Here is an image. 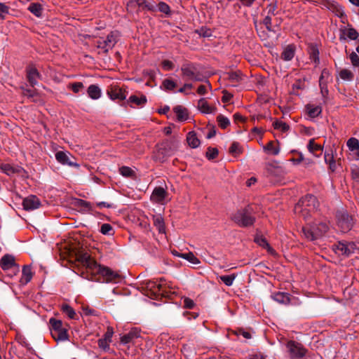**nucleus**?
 Wrapping results in <instances>:
<instances>
[{
    "label": "nucleus",
    "instance_id": "f257e3e1",
    "mask_svg": "<svg viewBox=\"0 0 359 359\" xmlns=\"http://www.w3.org/2000/svg\"><path fill=\"white\" fill-rule=\"evenodd\" d=\"M76 260L81 263L93 273H97L102 276L107 283L116 281L119 278L118 273L110 268L100 265L88 252H78L76 253Z\"/></svg>",
    "mask_w": 359,
    "mask_h": 359
},
{
    "label": "nucleus",
    "instance_id": "f03ea898",
    "mask_svg": "<svg viewBox=\"0 0 359 359\" xmlns=\"http://www.w3.org/2000/svg\"><path fill=\"white\" fill-rule=\"evenodd\" d=\"M318 207V202L316 197L313 195L308 194L299 201L294 206V211L295 214L306 219Z\"/></svg>",
    "mask_w": 359,
    "mask_h": 359
},
{
    "label": "nucleus",
    "instance_id": "7ed1b4c3",
    "mask_svg": "<svg viewBox=\"0 0 359 359\" xmlns=\"http://www.w3.org/2000/svg\"><path fill=\"white\" fill-rule=\"evenodd\" d=\"M50 332L52 337L56 341H65L69 338L68 325L64 324L62 320L51 318L49 320Z\"/></svg>",
    "mask_w": 359,
    "mask_h": 359
},
{
    "label": "nucleus",
    "instance_id": "20e7f679",
    "mask_svg": "<svg viewBox=\"0 0 359 359\" xmlns=\"http://www.w3.org/2000/svg\"><path fill=\"white\" fill-rule=\"evenodd\" d=\"M252 208L248 205L236 211L231 216V219L239 226L247 227L253 225L255 217L252 215Z\"/></svg>",
    "mask_w": 359,
    "mask_h": 359
},
{
    "label": "nucleus",
    "instance_id": "39448f33",
    "mask_svg": "<svg viewBox=\"0 0 359 359\" xmlns=\"http://www.w3.org/2000/svg\"><path fill=\"white\" fill-rule=\"evenodd\" d=\"M329 229L325 222L313 224L309 226L302 228V232L309 241H315L321 238Z\"/></svg>",
    "mask_w": 359,
    "mask_h": 359
},
{
    "label": "nucleus",
    "instance_id": "423d86ee",
    "mask_svg": "<svg viewBox=\"0 0 359 359\" xmlns=\"http://www.w3.org/2000/svg\"><path fill=\"white\" fill-rule=\"evenodd\" d=\"M119 33L117 31L111 32L106 37H99L95 41L99 53H107L118 42Z\"/></svg>",
    "mask_w": 359,
    "mask_h": 359
},
{
    "label": "nucleus",
    "instance_id": "0eeeda50",
    "mask_svg": "<svg viewBox=\"0 0 359 359\" xmlns=\"http://www.w3.org/2000/svg\"><path fill=\"white\" fill-rule=\"evenodd\" d=\"M182 78L186 81H202L201 72L198 66L192 62H185L181 67Z\"/></svg>",
    "mask_w": 359,
    "mask_h": 359
},
{
    "label": "nucleus",
    "instance_id": "6e6552de",
    "mask_svg": "<svg viewBox=\"0 0 359 359\" xmlns=\"http://www.w3.org/2000/svg\"><path fill=\"white\" fill-rule=\"evenodd\" d=\"M356 245L353 242L339 241L333 246V250L339 255L348 257L354 252Z\"/></svg>",
    "mask_w": 359,
    "mask_h": 359
},
{
    "label": "nucleus",
    "instance_id": "1a4fd4ad",
    "mask_svg": "<svg viewBox=\"0 0 359 359\" xmlns=\"http://www.w3.org/2000/svg\"><path fill=\"white\" fill-rule=\"evenodd\" d=\"M337 218V225L341 231L346 232L351 229L353 225V218L346 212H338Z\"/></svg>",
    "mask_w": 359,
    "mask_h": 359
},
{
    "label": "nucleus",
    "instance_id": "9d476101",
    "mask_svg": "<svg viewBox=\"0 0 359 359\" xmlns=\"http://www.w3.org/2000/svg\"><path fill=\"white\" fill-rule=\"evenodd\" d=\"M55 158L62 165H67L70 167L79 168V165L72 161V158H74L69 152L59 151L55 154Z\"/></svg>",
    "mask_w": 359,
    "mask_h": 359
},
{
    "label": "nucleus",
    "instance_id": "9b49d317",
    "mask_svg": "<svg viewBox=\"0 0 359 359\" xmlns=\"http://www.w3.org/2000/svg\"><path fill=\"white\" fill-rule=\"evenodd\" d=\"M176 149L177 145L175 141H163L158 150V154L163 155L162 159L160 158V160L163 161L164 157L170 156Z\"/></svg>",
    "mask_w": 359,
    "mask_h": 359
},
{
    "label": "nucleus",
    "instance_id": "f8f14e48",
    "mask_svg": "<svg viewBox=\"0 0 359 359\" xmlns=\"http://www.w3.org/2000/svg\"><path fill=\"white\" fill-rule=\"evenodd\" d=\"M287 347L292 358H301L306 354V350L303 348V346L298 343H295L294 341H289L287 343Z\"/></svg>",
    "mask_w": 359,
    "mask_h": 359
},
{
    "label": "nucleus",
    "instance_id": "ddd939ff",
    "mask_svg": "<svg viewBox=\"0 0 359 359\" xmlns=\"http://www.w3.org/2000/svg\"><path fill=\"white\" fill-rule=\"evenodd\" d=\"M168 196V192L163 187H156L150 197L151 201L153 203L163 204L165 200Z\"/></svg>",
    "mask_w": 359,
    "mask_h": 359
},
{
    "label": "nucleus",
    "instance_id": "4468645a",
    "mask_svg": "<svg viewBox=\"0 0 359 359\" xmlns=\"http://www.w3.org/2000/svg\"><path fill=\"white\" fill-rule=\"evenodd\" d=\"M107 95L112 100H123L126 98L127 92L118 86H114L107 90Z\"/></svg>",
    "mask_w": 359,
    "mask_h": 359
},
{
    "label": "nucleus",
    "instance_id": "2eb2a0df",
    "mask_svg": "<svg viewBox=\"0 0 359 359\" xmlns=\"http://www.w3.org/2000/svg\"><path fill=\"white\" fill-rule=\"evenodd\" d=\"M16 266L17 264L13 255H6L0 259V266L4 271L12 269Z\"/></svg>",
    "mask_w": 359,
    "mask_h": 359
},
{
    "label": "nucleus",
    "instance_id": "dca6fc26",
    "mask_svg": "<svg viewBox=\"0 0 359 359\" xmlns=\"http://www.w3.org/2000/svg\"><path fill=\"white\" fill-rule=\"evenodd\" d=\"M23 207L27 210H34L39 208L40 201L35 196H30L23 200Z\"/></svg>",
    "mask_w": 359,
    "mask_h": 359
},
{
    "label": "nucleus",
    "instance_id": "f3484780",
    "mask_svg": "<svg viewBox=\"0 0 359 359\" xmlns=\"http://www.w3.org/2000/svg\"><path fill=\"white\" fill-rule=\"evenodd\" d=\"M1 170L6 175L11 176L15 173H20L22 168L9 163H4L1 165Z\"/></svg>",
    "mask_w": 359,
    "mask_h": 359
},
{
    "label": "nucleus",
    "instance_id": "a211bd4d",
    "mask_svg": "<svg viewBox=\"0 0 359 359\" xmlns=\"http://www.w3.org/2000/svg\"><path fill=\"white\" fill-rule=\"evenodd\" d=\"M307 147L309 151L316 157H319L323 153V147L316 143L314 139L309 140Z\"/></svg>",
    "mask_w": 359,
    "mask_h": 359
},
{
    "label": "nucleus",
    "instance_id": "6ab92c4d",
    "mask_svg": "<svg viewBox=\"0 0 359 359\" xmlns=\"http://www.w3.org/2000/svg\"><path fill=\"white\" fill-rule=\"evenodd\" d=\"M294 53L295 46L290 44L284 48L281 54V58L285 61H290L294 57Z\"/></svg>",
    "mask_w": 359,
    "mask_h": 359
},
{
    "label": "nucleus",
    "instance_id": "aec40b11",
    "mask_svg": "<svg viewBox=\"0 0 359 359\" xmlns=\"http://www.w3.org/2000/svg\"><path fill=\"white\" fill-rule=\"evenodd\" d=\"M264 150L269 154L276 156L280 152V147L278 142L270 141L264 147Z\"/></svg>",
    "mask_w": 359,
    "mask_h": 359
},
{
    "label": "nucleus",
    "instance_id": "412c9836",
    "mask_svg": "<svg viewBox=\"0 0 359 359\" xmlns=\"http://www.w3.org/2000/svg\"><path fill=\"white\" fill-rule=\"evenodd\" d=\"M198 107L201 112L205 114H212L215 111V108L210 106L204 98L199 100Z\"/></svg>",
    "mask_w": 359,
    "mask_h": 359
},
{
    "label": "nucleus",
    "instance_id": "4be33fe9",
    "mask_svg": "<svg viewBox=\"0 0 359 359\" xmlns=\"http://www.w3.org/2000/svg\"><path fill=\"white\" fill-rule=\"evenodd\" d=\"M274 301L282 304H288L290 302V295L285 292H276L272 295Z\"/></svg>",
    "mask_w": 359,
    "mask_h": 359
},
{
    "label": "nucleus",
    "instance_id": "5701e85b",
    "mask_svg": "<svg viewBox=\"0 0 359 359\" xmlns=\"http://www.w3.org/2000/svg\"><path fill=\"white\" fill-rule=\"evenodd\" d=\"M255 242L262 248H266L271 255H276L275 250L269 245L266 239L262 236H256L255 238Z\"/></svg>",
    "mask_w": 359,
    "mask_h": 359
},
{
    "label": "nucleus",
    "instance_id": "b1692460",
    "mask_svg": "<svg viewBox=\"0 0 359 359\" xmlns=\"http://www.w3.org/2000/svg\"><path fill=\"white\" fill-rule=\"evenodd\" d=\"M88 96L93 100H97L101 97L102 91L97 85H90L87 90Z\"/></svg>",
    "mask_w": 359,
    "mask_h": 359
},
{
    "label": "nucleus",
    "instance_id": "393cba45",
    "mask_svg": "<svg viewBox=\"0 0 359 359\" xmlns=\"http://www.w3.org/2000/svg\"><path fill=\"white\" fill-rule=\"evenodd\" d=\"M32 278V272L30 266H25L22 269L20 283L22 285L27 284Z\"/></svg>",
    "mask_w": 359,
    "mask_h": 359
},
{
    "label": "nucleus",
    "instance_id": "a878e982",
    "mask_svg": "<svg viewBox=\"0 0 359 359\" xmlns=\"http://www.w3.org/2000/svg\"><path fill=\"white\" fill-rule=\"evenodd\" d=\"M153 222L160 233H165L164 219L161 215H153Z\"/></svg>",
    "mask_w": 359,
    "mask_h": 359
},
{
    "label": "nucleus",
    "instance_id": "bb28decb",
    "mask_svg": "<svg viewBox=\"0 0 359 359\" xmlns=\"http://www.w3.org/2000/svg\"><path fill=\"white\" fill-rule=\"evenodd\" d=\"M39 77V73L36 68L29 67L27 70V78L29 82L32 86H34L37 83V79Z\"/></svg>",
    "mask_w": 359,
    "mask_h": 359
},
{
    "label": "nucleus",
    "instance_id": "cd10ccee",
    "mask_svg": "<svg viewBox=\"0 0 359 359\" xmlns=\"http://www.w3.org/2000/svg\"><path fill=\"white\" fill-rule=\"evenodd\" d=\"M309 57L311 60L314 62V63L317 65L320 62L319 60V51L318 48L316 46L311 45L309 47Z\"/></svg>",
    "mask_w": 359,
    "mask_h": 359
},
{
    "label": "nucleus",
    "instance_id": "c85d7f7f",
    "mask_svg": "<svg viewBox=\"0 0 359 359\" xmlns=\"http://www.w3.org/2000/svg\"><path fill=\"white\" fill-rule=\"evenodd\" d=\"M187 141L191 148H197L200 145V140L194 132L191 131L187 134Z\"/></svg>",
    "mask_w": 359,
    "mask_h": 359
},
{
    "label": "nucleus",
    "instance_id": "c756f323",
    "mask_svg": "<svg viewBox=\"0 0 359 359\" xmlns=\"http://www.w3.org/2000/svg\"><path fill=\"white\" fill-rule=\"evenodd\" d=\"M28 10L36 17H41L43 13V6L39 3H32L29 4Z\"/></svg>",
    "mask_w": 359,
    "mask_h": 359
},
{
    "label": "nucleus",
    "instance_id": "7c9ffc66",
    "mask_svg": "<svg viewBox=\"0 0 359 359\" xmlns=\"http://www.w3.org/2000/svg\"><path fill=\"white\" fill-rule=\"evenodd\" d=\"M147 101V97L144 95H142L140 97L133 95L128 99L129 102L135 104L137 106H143L146 104Z\"/></svg>",
    "mask_w": 359,
    "mask_h": 359
},
{
    "label": "nucleus",
    "instance_id": "2f4dec72",
    "mask_svg": "<svg viewBox=\"0 0 359 359\" xmlns=\"http://www.w3.org/2000/svg\"><path fill=\"white\" fill-rule=\"evenodd\" d=\"M325 161L329 164L330 169L334 172L336 170V162L334 159V155L332 150L330 151V153L325 151L324 156Z\"/></svg>",
    "mask_w": 359,
    "mask_h": 359
},
{
    "label": "nucleus",
    "instance_id": "473e14b6",
    "mask_svg": "<svg viewBox=\"0 0 359 359\" xmlns=\"http://www.w3.org/2000/svg\"><path fill=\"white\" fill-rule=\"evenodd\" d=\"M62 311L68 316L70 319H76L78 316L76 313L74 309L68 304H63L62 306Z\"/></svg>",
    "mask_w": 359,
    "mask_h": 359
},
{
    "label": "nucleus",
    "instance_id": "72a5a7b5",
    "mask_svg": "<svg viewBox=\"0 0 359 359\" xmlns=\"http://www.w3.org/2000/svg\"><path fill=\"white\" fill-rule=\"evenodd\" d=\"M174 111L176 114L179 121L186 120L188 117V114L186 109L182 107L181 106L175 107L174 108Z\"/></svg>",
    "mask_w": 359,
    "mask_h": 359
},
{
    "label": "nucleus",
    "instance_id": "f704fd0d",
    "mask_svg": "<svg viewBox=\"0 0 359 359\" xmlns=\"http://www.w3.org/2000/svg\"><path fill=\"white\" fill-rule=\"evenodd\" d=\"M308 109V114L311 117H317L322 111L320 106H316L313 104H308L306 106Z\"/></svg>",
    "mask_w": 359,
    "mask_h": 359
},
{
    "label": "nucleus",
    "instance_id": "c9c22d12",
    "mask_svg": "<svg viewBox=\"0 0 359 359\" xmlns=\"http://www.w3.org/2000/svg\"><path fill=\"white\" fill-rule=\"evenodd\" d=\"M119 172L126 177H134L135 176V171L130 167L122 166L119 168Z\"/></svg>",
    "mask_w": 359,
    "mask_h": 359
},
{
    "label": "nucleus",
    "instance_id": "e433bc0d",
    "mask_svg": "<svg viewBox=\"0 0 359 359\" xmlns=\"http://www.w3.org/2000/svg\"><path fill=\"white\" fill-rule=\"evenodd\" d=\"M224 79H228L233 83H238L241 79L240 72H228L224 75Z\"/></svg>",
    "mask_w": 359,
    "mask_h": 359
},
{
    "label": "nucleus",
    "instance_id": "4c0bfd02",
    "mask_svg": "<svg viewBox=\"0 0 359 359\" xmlns=\"http://www.w3.org/2000/svg\"><path fill=\"white\" fill-rule=\"evenodd\" d=\"M346 145L351 151H355L359 149V140L355 137H351L348 140Z\"/></svg>",
    "mask_w": 359,
    "mask_h": 359
},
{
    "label": "nucleus",
    "instance_id": "58836bf2",
    "mask_svg": "<svg viewBox=\"0 0 359 359\" xmlns=\"http://www.w3.org/2000/svg\"><path fill=\"white\" fill-rule=\"evenodd\" d=\"M180 257L188 260L189 262L194 264H198L200 263L199 259L194 255L193 252H188L182 254Z\"/></svg>",
    "mask_w": 359,
    "mask_h": 359
},
{
    "label": "nucleus",
    "instance_id": "ea45409f",
    "mask_svg": "<svg viewBox=\"0 0 359 359\" xmlns=\"http://www.w3.org/2000/svg\"><path fill=\"white\" fill-rule=\"evenodd\" d=\"M273 126L275 129L280 130L282 132H286L289 130L290 126L282 121H276L273 123Z\"/></svg>",
    "mask_w": 359,
    "mask_h": 359
},
{
    "label": "nucleus",
    "instance_id": "a19ab883",
    "mask_svg": "<svg viewBox=\"0 0 359 359\" xmlns=\"http://www.w3.org/2000/svg\"><path fill=\"white\" fill-rule=\"evenodd\" d=\"M217 121L219 126L223 129L227 128L230 125L229 118L222 114L217 116Z\"/></svg>",
    "mask_w": 359,
    "mask_h": 359
},
{
    "label": "nucleus",
    "instance_id": "79ce46f5",
    "mask_svg": "<svg viewBox=\"0 0 359 359\" xmlns=\"http://www.w3.org/2000/svg\"><path fill=\"white\" fill-rule=\"evenodd\" d=\"M330 76V72L327 69H324L322 71L321 75L319 79V86L320 87H322L323 89L324 88V83H327V81L329 79Z\"/></svg>",
    "mask_w": 359,
    "mask_h": 359
},
{
    "label": "nucleus",
    "instance_id": "37998d69",
    "mask_svg": "<svg viewBox=\"0 0 359 359\" xmlns=\"http://www.w3.org/2000/svg\"><path fill=\"white\" fill-rule=\"evenodd\" d=\"M339 76L344 81H351L353 79V74L348 69H341L339 72Z\"/></svg>",
    "mask_w": 359,
    "mask_h": 359
},
{
    "label": "nucleus",
    "instance_id": "c03bdc74",
    "mask_svg": "<svg viewBox=\"0 0 359 359\" xmlns=\"http://www.w3.org/2000/svg\"><path fill=\"white\" fill-rule=\"evenodd\" d=\"M100 232L104 235L112 236L114 233L113 227L109 224H103L100 228Z\"/></svg>",
    "mask_w": 359,
    "mask_h": 359
},
{
    "label": "nucleus",
    "instance_id": "a18cd8bd",
    "mask_svg": "<svg viewBox=\"0 0 359 359\" xmlns=\"http://www.w3.org/2000/svg\"><path fill=\"white\" fill-rule=\"evenodd\" d=\"M236 276L235 274H231L229 276H221L219 279L227 286L232 285L233 280H235Z\"/></svg>",
    "mask_w": 359,
    "mask_h": 359
},
{
    "label": "nucleus",
    "instance_id": "49530a36",
    "mask_svg": "<svg viewBox=\"0 0 359 359\" xmlns=\"http://www.w3.org/2000/svg\"><path fill=\"white\" fill-rule=\"evenodd\" d=\"M229 153L233 156H237L242 153V149L238 142H233L229 148Z\"/></svg>",
    "mask_w": 359,
    "mask_h": 359
},
{
    "label": "nucleus",
    "instance_id": "de8ad7c7",
    "mask_svg": "<svg viewBox=\"0 0 359 359\" xmlns=\"http://www.w3.org/2000/svg\"><path fill=\"white\" fill-rule=\"evenodd\" d=\"M195 32L199 36H203V37H208V36H210L212 34L211 30L205 27H202L196 29Z\"/></svg>",
    "mask_w": 359,
    "mask_h": 359
},
{
    "label": "nucleus",
    "instance_id": "09e8293b",
    "mask_svg": "<svg viewBox=\"0 0 359 359\" xmlns=\"http://www.w3.org/2000/svg\"><path fill=\"white\" fill-rule=\"evenodd\" d=\"M163 86L165 90H172L177 86V84L171 79H165L163 82Z\"/></svg>",
    "mask_w": 359,
    "mask_h": 359
},
{
    "label": "nucleus",
    "instance_id": "8fccbe9b",
    "mask_svg": "<svg viewBox=\"0 0 359 359\" xmlns=\"http://www.w3.org/2000/svg\"><path fill=\"white\" fill-rule=\"evenodd\" d=\"M218 155V149L217 148L208 147L206 152V157L209 160L215 158Z\"/></svg>",
    "mask_w": 359,
    "mask_h": 359
},
{
    "label": "nucleus",
    "instance_id": "3c124183",
    "mask_svg": "<svg viewBox=\"0 0 359 359\" xmlns=\"http://www.w3.org/2000/svg\"><path fill=\"white\" fill-rule=\"evenodd\" d=\"M234 334L237 336H243L244 338L248 339L252 337L251 334L250 332L245 330L243 328H238L236 330L234 331Z\"/></svg>",
    "mask_w": 359,
    "mask_h": 359
},
{
    "label": "nucleus",
    "instance_id": "603ef678",
    "mask_svg": "<svg viewBox=\"0 0 359 359\" xmlns=\"http://www.w3.org/2000/svg\"><path fill=\"white\" fill-rule=\"evenodd\" d=\"M145 3V0H131L128 4V8H142L143 4Z\"/></svg>",
    "mask_w": 359,
    "mask_h": 359
},
{
    "label": "nucleus",
    "instance_id": "864d4df0",
    "mask_svg": "<svg viewBox=\"0 0 359 359\" xmlns=\"http://www.w3.org/2000/svg\"><path fill=\"white\" fill-rule=\"evenodd\" d=\"M83 84L81 82H75L70 84L69 86V88L75 93H79L82 88H83Z\"/></svg>",
    "mask_w": 359,
    "mask_h": 359
},
{
    "label": "nucleus",
    "instance_id": "5fc2aeb1",
    "mask_svg": "<svg viewBox=\"0 0 359 359\" xmlns=\"http://www.w3.org/2000/svg\"><path fill=\"white\" fill-rule=\"evenodd\" d=\"M208 88L211 89V85L208 81H207L205 85H201L198 86L197 93L199 95H205L207 93Z\"/></svg>",
    "mask_w": 359,
    "mask_h": 359
},
{
    "label": "nucleus",
    "instance_id": "6e6d98bb",
    "mask_svg": "<svg viewBox=\"0 0 359 359\" xmlns=\"http://www.w3.org/2000/svg\"><path fill=\"white\" fill-rule=\"evenodd\" d=\"M158 8L161 12L164 13L165 14H169L170 12L169 6L164 2H160L158 4Z\"/></svg>",
    "mask_w": 359,
    "mask_h": 359
},
{
    "label": "nucleus",
    "instance_id": "4d7b16f0",
    "mask_svg": "<svg viewBox=\"0 0 359 359\" xmlns=\"http://www.w3.org/2000/svg\"><path fill=\"white\" fill-rule=\"evenodd\" d=\"M346 36L352 40H355L358 36V32L353 28H349L347 29Z\"/></svg>",
    "mask_w": 359,
    "mask_h": 359
},
{
    "label": "nucleus",
    "instance_id": "13d9d810",
    "mask_svg": "<svg viewBox=\"0 0 359 359\" xmlns=\"http://www.w3.org/2000/svg\"><path fill=\"white\" fill-rule=\"evenodd\" d=\"M109 343H110L109 341H108L104 338L98 340L99 347L104 351H106L107 349H109Z\"/></svg>",
    "mask_w": 359,
    "mask_h": 359
},
{
    "label": "nucleus",
    "instance_id": "bf43d9fd",
    "mask_svg": "<svg viewBox=\"0 0 359 359\" xmlns=\"http://www.w3.org/2000/svg\"><path fill=\"white\" fill-rule=\"evenodd\" d=\"M351 63L355 67H359V56L354 52L350 55Z\"/></svg>",
    "mask_w": 359,
    "mask_h": 359
},
{
    "label": "nucleus",
    "instance_id": "052dcab7",
    "mask_svg": "<svg viewBox=\"0 0 359 359\" xmlns=\"http://www.w3.org/2000/svg\"><path fill=\"white\" fill-rule=\"evenodd\" d=\"M183 303L184 307L189 309H193L195 306L194 302L188 297L184 299Z\"/></svg>",
    "mask_w": 359,
    "mask_h": 359
},
{
    "label": "nucleus",
    "instance_id": "680f3d73",
    "mask_svg": "<svg viewBox=\"0 0 359 359\" xmlns=\"http://www.w3.org/2000/svg\"><path fill=\"white\" fill-rule=\"evenodd\" d=\"M162 67L165 70H171L174 67V64L172 62L168 60H165L162 62Z\"/></svg>",
    "mask_w": 359,
    "mask_h": 359
},
{
    "label": "nucleus",
    "instance_id": "e2e57ef3",
    "mask_svg": "<svg viewBox=\"0 0 359 359\" xmlns=\"http://www.w3.org/2000/svg\"><path fill=\"white\" fill-rule=\"evenodd\" d=\"M133 338V335L132 333L130 332V333L125 334L121 337V342L124 344H128L132 341Z\"/></svg>",
    "mask_w": 359,
    "mask_h": 359
},
{
    "label": "nucleus",
    "instance_id": "0e129e2a",
    "mask_svg": "<svg viewBox=\"0 0 359 359\" xmlns=\"http://www.w3.org/2000/svg\"><path fill=\"white\" fill-rule=\"evenodd\" d=\"M264 25L266 26V28L268 31L271 32L272 27H271V18L269 15H267L265 17V18L263 20Z\"/></svg>",
    "mask_w": 359,
    "mask_h": 359
},
{
    "label": "nucleus",
    "instance_id": "69168bd1",
    "mask_svg": "<svg viewBox=\"0 0 359 359\" xmlns=\"http://www.w3.org/2000/svg\"><path fill=\"white\" fill-rule=\"evenodd\" d=\"M222 93L223 96L222 97V101L224 103L229 102L233 97L232 94L227 92L226 90H223Z\"/></svg>",
    "mask_w": 359,
    "mask_h": 359
},
{
    "label": "nucleus",
    "instance_id": "338daca9",
    "mask_svg": "<svg viewBox=\"0 0 359 359\" xmlns=\"http://www.w3.org/2000/svg\"><path fill=\"white\" fill-rule=\"evenodd\" d=\"M114 331L113 329L110 327H107V330L104 334V339L111 341V339L113 336Z\"/></svg>",
    "mask_w": 359,
    "mask_h": 359
},
{
    "label": "nucleus",
    "instance_id": "774afa93",
    "mask_svg": "<svg viewBox=\"0 0 359 359\" xmlns=\"http://www.w3.org/2000/svg\"><path fill=\"white\" fill-rule=\"evenodd\" d=\"M268 14L269 15H275V11L276 10V4L275 3L270 4L268 7Z\"/></svg>",
    "mask_w": 359,
    "mask_h": 359
}]
</instances>
